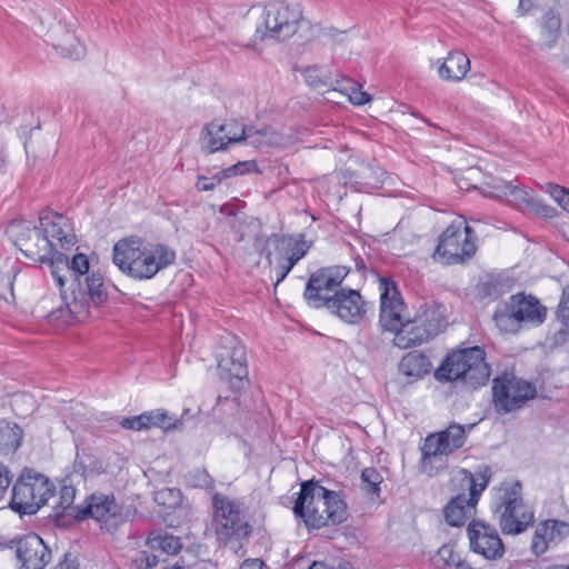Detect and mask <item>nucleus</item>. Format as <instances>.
Returning <instances> with one entry per match:
<instances>
[{
  "mask_svg": "<svg viewBox=\"0 0 569 569\" xmlns=\"http://www.w3.org/2000/svg\"><path fill=\"white\" fill-rule=\"evenodd\" d=\"M89 260L83 253H77L70 261L62 252H54L51 261V274L60 288L66 307L57 308L48 315L51 325H70L89 318L90 303H103L108 293L103 278L99 272L89 273Z\"/></svg>",
  "mask_w": 569,
  "mask_h": 569,
  "instance_id": "f257e3e1",
  "label": "nucleus"
},
{
  "mask_svg": "<svg viewBox=\"0 0 569 569\" xmlns=\"http://www.w3.org/2000/svg\"><path fill=\"white\" fill-rule=\"evenodd\" d=\"M380 312L379 325L383 331L395 335L392 343L399 349H410L435 339L446 327L441 307L421 306L413 318L403 320L407 308L396 281L379 278Z\"/></svg>",
  "mask_w": 569,
  "mask_h": 569,
  "instance_id": "f03ea898",
  "label": "nucleus"
},
{
  "mask_svg": "<svg viewBox=\"0 0 569 569\" xmlns=\"http://www.w3.org/2000/svg\"><path fill=\"white\" fill-rule=\"evenodd\" d=\"M174 261L173 249L163 243L146 242L139 237L121 239L113 246L114 264L136 280L152 279Z\"/></svg>",
  "mask_w": 569,
  "mask_h": 569,
  "instance_id": "7ed1b4c3",
  "label": "nucleus"
},
{
  "mask_svg": "<svg viewBox=\"0 0 569 569\" xmlns=\"http://www.w3.org/2000/svg\"><path fill=\"white\" fill-rule=\"evenodd\" d=\"M293 513L302 518L308 528L320 529L347 520V505L339 493L320 486L315 480L301 483L295 501Z\"/></svg>",
  "mask_w": 569,
  "mask_h": 569,
  "instance_id": "20e7f679",
  "label": "nucleus"
},
{
  "mask_svg": "<svg viewBox=\"0 0 569 569\" xmlns=\"http://www.w3.org/2000/svg\"><path fill=\"white\" fill-rule=\"evenodd\" d=\"M491 375L490 366L486 362V351L479 346L455 350L446 356L435 378L439 382L461 381L471 389L485 386Z\"/></svg>",
  "mask_w": 569,
  "mask_h": 569,
  "instance_id": "39448f33",
  "label": "nucleus"
},
{
  "mask_svg": "<svg viewBox=\"0 0 569 569\" xmlns=\"http://www.w3.org/2000/svg\"><path fill=\"white\" fill-rule=\"evenodd\" d=\"M212 527L218 541L226 546H241L252 532L244 505L219 492L212 497Z\"/></svg>",
  "mask_w": 569,
  "mask_h": 569,
  "instance_id": "423d86ee",
  "label": "nucleus"
},
{
  "mask_svg": "<svg viewBox=\"0 0 569 569\" xmlns=\"http://www.w3.org/2000/svg\"><path fill=\"white\" fill-rule=\"evenodd\" d=\"M499 501L496 506L498 523L505 535H520L533 525L535 511L522 498V485L519 481L502 483Z\"/></svg>",
  "mask_w": 569,
  "mask_h": 569,
  "instance_id": "0eeeda50",
  "label": "nucleus"
},
{
  "mask_svg": "<svg viewBox=\"0 0 569 569\" xmlns=\"http://www.w3.org/2000/svg\"><path fill=\"white\" fill-rule=\"evenodd\" d=\"M477 241V234L466 221L455 220L439 237L432 258L446 266L465 264L475 257Z\"/></svg>",
  "mask_w": 569,
  "mask_h": 569,
  "instance_id": "6e6552de",
  "label": "nucleus"
},
{
  "mask_svg": "<svg viewBox=\"0 0 569 569\" xmlns=\"http://www.w3.org/2000/svg\"><path fill=\"white\" fill-rule=\"evenodd\" d=\"M53 492L54 486L46 476L26 468L12 486L9 507L20 516L34 515Z\"/></svg>",
  "mask_w": 569,
  "mask_h": 569,
  "instance_id": "1a4fd4ad",
  "label": "nucleus"
},
{
  "mask_svg": "<svg viewBox=\"0 0 569 569\" xmlns=\"http://www.w3.org/2000/svg\"><path fill=\"white\" fill-rule=\"evenodd\" d=\"M536 396V386L512 372H505L492 381V402L500 415L521 409Z\"/></svg>",
  "mask_w": 569,
  "mask_h": 569,
  "instance_id": "9d476101",
  "label": "nucleus"
},
{
  "mask_svg": "<svg viewBox=\"0 0 569 569\" xmlns=\"http://www.w3.org/2000/svg\"><path fill=\"white\" fill-rule=\"evenodd\" d=\"M217 361L221 380L234 391L243 389L248 382L246 348L237 337L229 335L224 338Z\"/></svg>",
  "mask_w": 569,
  "mask_h": 569,
  "instance_id": "9b49d317",
  "label": "nucleus"
},
{
  "mask_svg": "<svg viewBox=\"0 0 569 569\" xmlns=\"http://www.w3.org/2000/svg\"><path fill=\"white\" fill-rule=\"evenodd\" d=\"M301 20L302 12L298 7L284 1H271L264 8V31L258 29L257 33H260V40L270 38L284 41L298 31Z\"/></svg>",
  "mask_w": 569,
  "mask_h": 569,
  "instance_id": "f8f14e48",
  "label": "nucleus"
},
{
  "mask_svg": "<svg viewBox=\"0 0 569 569\" xmlns=\"http://www.w3.org/2000/svg\"><path fill=\"white\" fill-rule=\"evenodd\" d=\"M349 273L345 266L323 267L312 272L307 281L303 297L313 308H322L331 292L339 290L342 281Z\"/></svg>",
  "mask_w": 569,
  "mask_h": 569,
  "instance_id": "ddd939ff",
  "label": "nucleus"
},
{
  "mask_svg": "<svg viewBox=\"0 0 569 569\" xmlns=\"http://www.w3.org/2000/svg\"><path fill=\"white\" fill-rule=\"evenodd\" d=\"M482 194L487 198L505 201L518 209H529L538 214L548 216L550 208L537 200L531 190L525 189L513 181L495 179L488 182Z\"/></svg>",
  "mask_w": 569,
  "mask_h": 569,
  "instance_id": "4468645a",
  "label": "nucleus"
},
{
  "mask_svg": "<svg viewBox=\"0 0 569 569\" xmlns=\"http://www.w3.org/2000/svg\"><path fill=\"white\" fill-rule=\"evenodd\" d=\"M467 438L466 426L450 423L447 429L428 435L421 447L422 465L431 463L433 459L449 456L462 448Z\"/></svg>",
  "mask_w": 569,
  "mask_h": 569,
  "instance_id": "2eb2a0df",
  "label": "nucleus"
},
{
  "mask_svg": "<svg viewBox=\"0 0 569 569\" xmlns=\"http://www.w3.org/2000/svg\"><path fill=\"white\" fill-rule=\"evenodd\" d=\"M322 308L328 309L342 321L356 325L365 319L368 303L358 290L340 288L332 293L331 299H327Z\"/></svg>",
  "mask_w": 569,
  "mask_h": 569,
  "instance_id": "dca6fc26",
  "label": "nucleus"
},
{
  "mask_svg": "<svg viewBox=\"0 0 569 569\" xmlns=\"http://www.w3.org/2000/svg\"><path fill=\"white\" fill-rule=\"evenodd\" d=\"M470 549L487 560L500 559L505 546L497 529L483 521L472 520L467 527Z\"/></svg>",
  "mask_w": 569,
  "mask_h": 569,
  "instance_id": "f3484780",
  "label": "nucleus"
},
{
  "mask_svg": "<svg viewBox=\"0 0 569 569\" xmlns=\"http://www.w3.org/2000/svg\"><path fill=\"white\" fill-rule=\"evenodd\" d=\"M19 569H44L52 559L51 549L37 533H28L16 541Z\"/></svg>",
  "mask_w": 569,
  "mask_h": 569,
  "instance_id": "a211bd4d",
  "label": "nucleus"
},
{
  "mask_svg": "<svg viewBox=\"0 0 569 569\" xmlns=\"http://www.w3.org/2000/svg\"><path fill=\"white\" fill-rule=\"evenodd\" d=\"M21 252L29 259L51 267L53 253L58 252L41 227H27L17 238Z\"/></svg>",
  "mask_w": 569,
  "mask_h": 569,
  "instance_id": "6ab92c4d",
  "label": "nucleus"
},
{
  "mask_svg": "<svg viewBox=\"0 0 569 569\" xmlns=\"http://www.w3.org/2000/svg\"><path fill=\"white\" fill-rule=\"evenodd\" d=\"M569 536V523L558 519H546L537 523L531 539L530 551L540 557L548 549L558 546Z\"/></svg>",
  "mask_w": 569,
  "mask_h": 569,
  "instance_id": "aec40b11",
  "label": "nucleus"
},
{
  "mask_svg": "<svg viewBox=\"0 0 569 569\" xmlns=\"http://www.w3.org/2000/svg\"><path fill=\"white\" fill-rule=\"evenodd\" d=\"M120 507L117 505L113 495L93 493L87 498L83 508L78 511L77 521H83L88 518L108 523L112 520L113 525L119 523Z\"/></svg>",
  "mask_w": 569,
  "mask_h": 569,
  "instance_id": "412c9836",
  "label": "nucleus"
},
{
  "mask_svg": "<svg viewBox=\"0 0 569 569\" xmlns=\"http://www.w3.org/2000/svg\"><path fill=\"white\" fill-rule=\"evenodd\" d=\"M39 221L48 239H57L62 249H69L76 243V236L63 214L47 210L41 212Z\"/></svg>",
  "mask_w": 569,
  "mask_h": 569,
  "instance_id": "4be33fe9",
  "label": "nucleus"
},
{
  "mask_svg": "<svg viewBox=\"0 0 569 569\" xmlns=\"http://www.w3.org/2000/svg\"><path fill=\"white\" fill-rule=\"evenodd\" d=\"M508 301L513 309V317L520 323L541 325L545 321L547 309L536 297L517 293L512 295Z\"/></svg>",
  "mask_w": 569,
  "mask_h": 569,
  "instance_id": "5701e85b",
  "label": "nucleus"
},
{
  "mask_svg": "<svg viewBox=\"0 0 569 569\" xmlns=\"http://www.w3.org/2000/svg\"><path fill=\"white\" fill-rule=\"evenodd\" d=\"M479 491L472 489L468 497L465 493H460L448 502L443 512L446 521L450 526H462L472 515L479 501Z\"/></svg>",
  "mask_w": 569,
  "mask_h": 569,
  "instance_id": "b1692460",
  "label": "nucleus"
},
{
  "mask_svg": "<svg viewBox=\"0 0 569 569\" xmlns=\"http://www.w3.org/2000/svg\"><path fill=\"white\" fill-rule=\"evenodd\" d=\"M267 242L276 244V248L282 253L278 261L290 270L307 254L309 249L305 241H297L276 233L268 237Z\"/></svg>",
  "mask_w": 569,
  "mask_h": 569,
  "instance_id": "393cba45",
  "label": "nucleus"
},
{
  "mask_svg": "<svg viewBox=\"0 0 569 569\" xmlns=\"http://www.w3.org/2000/svg\"><path fill=\"white\" fill-rule=\"evenodd\" d=\"M470 70V60L466 53L452 50L438 68V74L446 81H460Z\"/></svg>",
  "mask_w": 569,
  "mask_h": 569,
  "instance_id": "a878e982",
  "label": "nucleus"
},
{
  "mask_svg": "<svg viewBox=\"0 0 569 569\" xmlns=\"http://www.w3.org/2000/svg\"><path fill=\"white\" fill-rule=\"evenodd\" d=\"M146 546L152 551H159L168 556H176L182 549L181 539L163 529L149 532Z\"/></svg>",
  "mask_w": 569,
  "mask_h": 569,
  "instance_id": "bb28decb",
  "label": "nucleus"
},
{
  "mask_svg": "<svg viewBox=\"0 0 569 569\" xmlns=\"http://www.w3.org/2000/svg\"><path fill=\"white\" fill-rule=\"evenodd\" d=\"M246 142L254 148L278 147L282 136L270 126H247Z\"/></svg>",
  "mask_w": 569,
  "mask_h": 569,
  "instance_id": "cd10ccee",
  "label": "nucleus"
},
{
  "mask_svg": "<svg viewBox=\"0 0 569 569\" xmlns=\"http://www.w3.org/2000/svg\"><path fill=\"white\" fill-rule=\"evenodd\" d=\"M430 366V360L426 355L409 352L401 359L399 369L405 376L418 379L428 373Z\"/></svg>",
  "mask_w": 569,
  "mask_h": 569,
  "instance_id": "c85d7f7f",
  "label": "nucleus"
},
{
  "mask_svg": "<svg viewBox=\"0 0 569 569\" xmlns=\"http://www.w3.org/2000/svg\"><path fill=\"white\" fill-rule=\"evenodd\" d=\"M143 430L150 428H161L166 431L178 429L182 422L176 417L169 416L164 410L157 409L146 411L140 415Z\"/></svg>",
  "mask_w": 569,
  "mask_h": 569,
  "instance_id": "c756f323",
  "label": "nucleus"
},
{
  "mask_svg": "<svg viewBox=\"0 0 569 569\" xmlns=\"http://www.w3.org/2000/svg\"><path fill=\"white\" fill-rule=\"evenodd\" d=\"M76 489L73 486H62L59 495V503L57 508L61 511L56 512L57 521L60 522L64 517H72L77 521L78 511L83 505L74 506Z\"/></svg>",
  "mask_w": 569,
  "mask_h": 569,
  "instance_id": "7c9ffc66",
  "label": "nucleus"
},
{
  "mask_svg": "<svg viewBox=\"0 0 569 569\" xmlns=\"http://www.w3.org/2000/svg\"><path fill=\"white\" fill-rule=\"evenodd\" d=\"M209 134L213 137L217 132H224L227 138V146L229 143L246 142L247 126L237 121L228 123H218L216 121L208 123Z\"/></svg>",
  "mask_w": 569,
  "mask_h": 569,
  "instance_id": "2f4dec72",
  "label": "nucleus"
},
{
  "mask_svg": "<svg viewBox=\"0 0 569 569\" xmlns=\"http://www.w3.org/2000/svg\"><path fill=\"white\" fill-rule=\"evenodd\" d=\"M59 53L66 58L79 60L84 57L86 48L79 38L70 31H66L54 44Z\"/></svg>",
  "mask_w": 569,
  "mask_h": 569,
  "instance_id": "473e14b6",
  "label": "nucleus"
},
{
  "mask_svg": "<svg viewBox=\"0 0 569 569\" xmlns=\"http://www.w3.org/2000/svg\"><path fill=\"white\" fill-rule=\"evenodd\" d=\"M492 319L502 332H517L521 325L520 321L513 317V309L510 307L509 301L495 311Z\"/></svg>",
  "mask_w": 569,
  "mask_h": 569,
  "instance_id": "72a5a7b5",
  "label": "nucleus"
},
{
  "mask_svg": "<svg viewBox=\"0 0 569 569\" xmlns=\"http://www.w3.org/2000/svg\"><path fill=\"white\" fill-rule=\"evenodd\" d=\"M0 436L6 447L16 451L21 446L23 430L16 422H3L0 425Z\"/></svg>",
  "mask_w": 569,
  "mask_h": 569,
  "instance_id": "f704fd0d",
  "label": "nucleus"
},
{
  "mask_svg": "<svg viewBox=\"0 0 569 569\" xmlns=\"http://www.w3.org/2000/svg\"><path fill=\"white\" fill-rule=\"evenodd\" d=\"M153 500L169 509H176L182 503V492L178 488H162L154 492Z\"/></svg>",
  "mask_w": 569,
  "mask_h": 569,
  "instance_id": "c9c22d12",
  "label": "nucleus"
},
{
  "mask_svg": "<svg viewBox=\"0 0 569 569\" xmlns=\"http://www.w3.org/2000/svg\"><path fill=\"white\" fill-rule=\"evenodd\" d=\"M382 481V476L376 468H365L361 472L362 490L368 495L379 496Z\"/></svg>",
  "mask_w": 569,
  "mask_h": 569,
  "instance_id": "e433bc0d",
  "label": "nucleus"
},
{
  "mask_svg": "<svg viewBox=\"0 0 569 569\" xmlns=\"http://www.w3.org/2000/svg\"><path fill=\"white\" fill-rule=\"evenodd\" d=\"M462 559L451 545H443L437 553L436 562L441 569H455L456 563Z\"/></svg>",
  "mask_w": 569,
  "mask_h": 569,
  "instance_id": "4c0bfd02",
  "label": "nucleus"
},
{
  "mask_svg": "<svg viewBox=\"0 0 569 569\" xmlns=\"http://www.w3.org/2000/svg\"><path fill=\"white\" fill-rule=\"evenodd\" d=\"M341 82L349 84V87H340V92L347 94L351 103L362 106L371 100L370 94L362 91L351 79L342 78Z\"/></svg>",
  "mask_w": 569,
  "mask_h": 569,
  "instance_id": "58836bf2",
  "label": "nucleus"
},
{
  "mask_svg": "<svg viewBox=\"0 0 569 569\" xmlns=\"http://www.w3.org/2000/svg\"><path fill=\"white\" fill-rule=\"evenodd\" d=\"M202 146L209 153L223 150L227 147V138L224 132H217L209 134L208 124L204 127L201 133Z\"/></svg>",
  "mask_w": 569,
  "mask_h": 569,
  "instance_id": "ea45409f",
  "label": "nucleus"
},
{
  "mask_svg": "<svg viewBox=\"0 0 569 569\" xmlns=\"http://www.w3.org/2000/svg\"><path fill=\"white\" fill-rule=\"evenodd\" d=\"M560 321V327L549 332L546 341L548 342L550 348H560L567 343H569V321L565 319H558Z\"/></svg>",
  "mask_w": 569,
  "mask_h": 569,
  "instance_id": "a19ab883",
  "label": "nucleus"
},
{
  "mask_svg": "<svg viewBox=\"0 0 569 569\" xmlns=\"http://www.w3.org/2000/svg\"><path fill=\"white\" fill-rule=\"evenodd\" d=\"M303 76L309 86L313 88L332 86L330 77L325 74L318 66H311L305 69Z\"/></svg>",
  "mask_w": 569,
  "mask_h": 569,
  "instance_id": "79ce46f5",
  "label": "nucleus"
},
{
  "mask_svg": "<svg viewBox=\"0 0 569 569\" xmlns=\"http://www.w3.org/2000/svg\"><path fill=\"white\" fill-rule=\"evenodd\" d=\"M561 21L552 11H548L543 16L542 32L550 43H553L558 37Z\"/></svg>",
  "mask_w": 569,
  "mask_h": 569,
  "instance_id": "37998d69",
  "label": "nucleus"
},
{
  "mask_svg": "<svg viewBox=\"0 0 569 569\" xmlns=\"http://www.w3.org/2000/svg\"><path fill=\"white\" fill-rule=\"evenodd\" d=\"M159 559L158 556L150 553L147 550L138 551L131 558V567L134 569H150L158 565Z\"/></svg>",
  "mask_w": 569,
  "mask_h": 569,
  "instance_id": "c03bdc74",
  "label": "nucleus"
},
{
  "mask_svg": "<svg viewBox=\"0 0 569 569\" xmlns=\"http://www.w3.org/2000/svg\"><path fill=\"white\" fill-rule=\"evenodd\" d=\"M192 486L204 489H212L214 486L213 478L204 469H196L189 475Z\"/></svg>",
  "mask_w": 569,
  "mask_h": 569,
  "instance_id": "a18cd8bd",
  "label": "nucleus"
},
{
  "mask_svg": "<svg viewBox=\"0 0 569 569\" xmlns=\"http://www.w3.org/2000/svg\"><path fill=\"white\" fill-rule=\"evenodd\" d=\"M477 476H478V479H480V482H477L473 475L471 472H469V492H471L472 489L480 490L479 491V496H480L481 492L487 488V486L489 483V480L491 477L490 468L485 467L483 470L480 471Z\"/></svg>",
  "mask_w": 569,
  "mask_h": 569,
  "instance_id": "49530a36",
  "label": "nucleus"
},
{
  "mask_svg": "<svg viewBox=\"0 0 569 569\" xmlns=\"http://www.w3.org/2000/svg\"><path fill=\"white\" fill-rule=\"evenodd\" d=\"M253 166L254 163L252 161H240L236 164L226 168V172L227 176L230 178L250 171Z\"/></svg>",
  "mask_w": 569,
  "mask_h": 569,
  "instance_id": "de8ad7c7",
  "label": "nucleus"
},
{
  "mask_svg": "<svg viewBox=\"0 0 569 569\" xmlns=\"http://www.w3.org/2000/svg\"><path fill=\"white\" fill-rule=\"evenodd\" d=\"M253 166L254 163L252 161H240L236 164L226 168V172L227 176L230 178L250 171Z\"/></svg>",
  "mask_w": 569,
  "mask_h": 569,
  "instance_id": "09e8293b",
  "label": "nucleus"
},
{
  "mask_svg": "<svg viewBox=\"0 0 569 569\" xmlns=\"http://www.w3.org/2000/svg\"><path fill=\"white\" fill-rule=\"evenodd\" d=\"M123 429L140 431L143 430L140 415L121 419L119 422Z\"/></svg>",
  "mask_w": 569,
  "mask_h": 569,
  "instance_id": "8fccbe9b",
  "label": "nucleus"
},
{
  "mask_svg": "<svg viewBox=\"0 0 569 569\" xmlns=\"http://www.w3.org/2000/svg\"><path fill=\"white\" fill-rule=\"evenodd\" d=\"M219 184V180H214L211 177L199 176L196 182V188L199 191H211Z\"/></svg>",
  "mask_w": 569,
  "mask_h": 569,
  "instance_id": "3c124183",
  "label": "nucleus"
},
{
  "mask_svg": "<svg viewBox=\"0 0 569 569\" xmlns=\"http://www.w3.org/2000/svg\"><path fill=\"white\" fill-rule=\"evenodd\" d=\"M547 190L550 193V196L561 206V203L565 199V196L568 192V189H566L561 186H558V184L550 183V184H548Z\"/></svg>",
  "mask_w": 569,
  "mask_h": 569,
  "instance_id": "603ef678",
  "label": "nucleus"
},
{
  "mask_svg": "<svg viewBox=\"0 0 569 569\" xmlns=\"http://www.w3.org/2000/svg\"><path fill=\"white\" fill-rule=\"evenodd\" d=\"M53 569H79V562L71 553H66Z\"/></svg>",
  "mask_w": 569,
  "mask_h": 569,
  "instance_id": "864d4df0",
  "label": "nucleus"
},
{
  "mask_svg": "<svg viewBox=\"0 0 569 569\" xmlns=\"http://www.w3.org/2000/svg\"><path fill=\"white\" fill-rule=\"evenodd\" d=\"M10 483L11 478L9 477L8 469L3 466H0V500L4 497Z\"/></svg>",
  "mask_w": 569,
  "mask_h": 569,
  "instance_id": "5fc2aeb1",
  "label": "nucleus"
},
{
  "mask_svg": "<svg viewBox=\"0 0 569 569\" xmlns=\"http://www.w3.org/2000/svg\"><path fill=\"white\" fill-rule=\"evenodd\" d=\"M290 271H291L290 269H287V267H284L281 262L278 261L277 267H276V274H277L276 286L279 284L280 282H282Z\"/></svg>",
  "mask_w": 569,
  "mask_h": 569,
  "instance_id": "6e6d98bb",
  "label": "nucleus"
},
{
  "mask_svg": "<svg viewBox=\"0 0 569 569\" xmlns=\"http://www.w3.org/2000/svg\"><path fill=\"white\" fill-rule=\"evenodd\" d=\"M532 7V1L531 0H519V9L522 11V12H528L530 11Z\"/></svg>",
  "mask_w": 569,
  "mask_h": 569,
  "instance_id": "4d7b16f0",
  "label": "nucleus"
},
{
  "mask_svg": "<svg viewBox=\"0 0 569 569\" xmlns=\"http://www.w3.org/2000/svg\"><path fill=\"white\" fill-rule=\"evenodd\" d=\"M211 178L214 179V180L216 179L219 180V184H220L223 179L229 178V177L227 176L226 169H223V170L217 172Z\"/></svg>",
  "mask_w": 569,
  "mask_h": 569,
  "instance_id": "13d9d810",
  "label": "nucleus"
},
{
  "mask_svg": "<svg viewBox=\"0 0 569 569\" xmlns=\"http://www.w3.org/2000/svg\"><path fill=\"white\" fill-rule=\"evenodd\" d=\"M308 569H328V566L321 561H313Z\"/></svg>",
  "mask_w": 569,
  "mask_h": 569,
  "instance_id": "bf43d9fd",
  "label": "nucleus"
},
{
  "mask_svg": "<svg viewBox=\"0 0 569 569\" xmlns=\"http://www.w3.org/2000/svg\"><path fill=\"white\" fill-rule=\"evenodd\" d=\"M343 77H341L340 79H336L335 81V87L333 89L337 90V91H340V87H349V84L347 82H341Z\"/></svg>",
  "mask_w": 569,
  "mask_h": 569,
  "instance_id": "052dcab7",
  "label": "nucleus"
},
{
  "mask_svg": "<svg viewBox=\"0 0 569 569\" xmlns=\"http://www.w3.org/2000/svg\"><path fill=\"white\" fill-rule=\"evenodd\" d=\"M356 268L360 271L366 268L365 261L361 258L356 259Z\"/></svg>",
  "mask_w": 569,
  "mask_h": 569,
  "instance_id": "680f3d73",
  "label": "nucleus"
},
{
  "mask_svg": "<svg viewBox=\"0 0 569 569\" xmlns=\"http://www.w3.org/2000/svg\"><path fill=\"white\" fill-rule=\"evenodd\" d=\"M561 207L565 210L569 211V190H568L567 194L565 196V199H563V201L561 203Z\"/></svg>",
  "mask_w": 569,
  "mask_h": 569,
  "instance_id": "e2e57ef3",
  "label": "nucleus"
},
{
  "mask_svg": "<svg viewBox=\"0 0 569 569\" xmlns=\"http://www.w3.org/2000/svg\"><path fill=\"white\" fill-rule=\"evenodd\" d=\"M6 166V154L3 149L0 147V170Z\"/></svg>",
  "mask_w": 569,
  "mask_h": 569,
  "instance_id": "0e129e2a",
  "label": "nucleus"
},
{
  "mask_svg": "<svg viewBox=\"0 0 569 569\" xmlns=\"http://www.w3.org/2000/svg\"><path fill=\"white\" fill-rule=\"evenodd\" d=\"M546 569H569L568 565H551L547 567Z\"/></svg>",
  "mask_w": 569,
  "mask_h": 569,
  "instance_id": "69168bd1",
  "label": "nucleus"
},
{
  "mask_svg": "<svg viewBox=\"0 0 569 569\" xmlns=\"http://www.w3.org/2000/svg\"><path fill=\"white\" fill-rule=\"evenodd\" d=\"M162 569H184V566L181 565L179 561H177L174 565H172L170 567H164Z\"/></svg>",
  "mask_w": 569,
  "mask_h": 569,
  "instance_id": "338daca9",
  "label": "nucleus"
},
{
  "mask_svg": "<svg viewBox=\"0 0 569 569\" xmlns=\"http://www.w3.org/2000/svg\"><path fill=\"white\" fill-rule=\"evenodd\" d=\"M266 258L268 259L269 263H271V252L270 251L267 252Z\"/></svg>",
  "mask_w": 569,
  "mask_h": 569,
  "instance_id": "774afa93",
  "label": "nucleus"
}]
</instances>
